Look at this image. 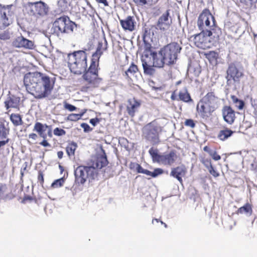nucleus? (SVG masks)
<instances>
[{
	"label": "nucleus",
	"mask_w": 257,
	"mask_h": 257,
	"mask_svg": "<svg viewBox=\"0 0 257 257\" xmlns=\"http://www.w3.org/2000/svg\"><path fill=\"white\" fill-rule=\"evenodd\" d=\"M23 82L28 93L37 99L48 97L51 95L54 86V81L52 78L39 71L25 74Z\"/></svg>",
	"instance_id": "nucleus-1"
},
{
	"label": "nucleus",
	"mask_w": 257,
	"mask_h": 257,
	"mask_svg": "<svg viewBox=\"0 0 257 257\" xmlns=\"http://www.w3.org/2000/svg\"><path fill=\"white\" fill-rule=\"evenodd\" d=\"M107 45L105 38L98 42L96 50L92 55L90 64L87 71L82 76L86 84L80 88L82 92H87L92 88L98 87L102 82V79L99 76V59L103 52L107 50Z\"/></svg>",
	"instance_id": "nucleus-2"
},
{
	"label": "nucleus",
	"mask_w": 257,
	"mask_h": 257,
	"mask_svg": "<svg viewBox=\"0 0 257 257\" xmlns=\"http://www.w3.org/2000/svg\"><path fill=\"white\" fill-rule=\"evenodd\" d=\"M181 49V46L175 42H171L164 46L158 52L155 62L153 63V68L155 67L162 68L165 65H174Z\"/></svg>",
	"instance_id": "nucleus-3"
},
{
	"label": "nucleus",
	"mask_w": 257,
	"mask_h": 257,
	"mask_svg": "<svg viewBox=\"0 0 257 257\" xmlns=\"http://www.w3.org/2000/svg\"><path fill=\"white\" fill-rule=\"evenodd\" d=\"M151 29L146 28L143 36L144 54L141 57L142 66L144 69V73L149 75H153L155 70L153 68V63L155 62L156 57L157 56V52L154 51V48L151 43L148 42L151 39Z\"/></svg>",
	"instance_id": "nucleus-4"
},
{
	"label": "nucleus",
	"mask_w": 257,
	"mask_h": 257,
	"mask_svg": "<svg viewBox=\"0 0 257 257\" xmlns=\"http://www.w3.org/2000/svg\"><path fill=\"white\" fill-rule=\"evenodd\" d=\"M219 99L214 92H208L197 103L196 115L200 118L207 120L218 108Z\"/></svg>",
	"instance_id": "nucleus-5"
},
{
	"label": "nucleus",
	"mask_w": 257,
	"mask_h": 257,
	"mask_svg": "<svg viewBox=\"0 0 257 257\" xmlns=\"http://www.w3.org/2000/svg\"><path fill=\"white\" fill-rule=\"evenodd\" d=\"M197 26L200 30L207 31L208 36H212L214 34V37H218L221 33V30L216 24L214 17L207 9L203 10L199 15L197 20Z\"/></svg>",
	"instance_id": "nucleus-6"
},
{
	"label": "nucleus",
	"mask_w": 257,
	"mask_h": 257,
	"mask_svg": "<svg viewBox=\"0 0 257 257\" xmlns=\"http://www.w3.org/2000/svg\"><path fill=\"white\" fill-rule=\"evenodd\" d=\"M87 54L85 51L79 50L68 55V66L71 72L82 76L87 71Z\"/></svg>",
	"instance_id": "nucleus-7"
},
{
	"label": "nucleus",
	"mask_w": 257,
	"mask_h": 257,
	"mask_svg": "<svg viewBox=\"0 0 257 257\" xmlns=\"http://www.w3.org/2000/svg\"><path fill=\"white\" fill-rule=\"evenodd\" d=\"M97 174V171L89 165H79L74 170L75 183L78 185H83L87 181L91 182Z\"/></svg>",
	"instance_id": "nucleus-8"
},
{
	"label": "nucleus",
	"mask_w": 257,
	"mask_h": 257,
	"mask_svg": "<svg viewBox=\"0 0 257 257\" xmlns=\"http://www.w3.org/2000/svg\"><path fill=\"white\" fill-rule=\"evenodd\" d=\"M163 131V127L155 120L148 123L144 128L143 135L145 139L153 145L160 143V134Z\"/></svg>",
	"instance_id": "nucleus-9"
},
{
	"label": "nucleus",
	"mask_w": 257,
	"mask_h": 257,
	"mask_svg": "<svg viewBox=\"0 0 257 257\" xmlns=\"http://www.w3.org/2000/svg\"><path fill=\"white\" fill-rule=\"evenodd\" d=\"M75 24L68 16H62L57 18L53 24V33L57 36L64 33L73 31Z\"/></svg>",
	"instance_id": "nucleus-10"
},
{
	"label": "nucleus",
	"mask_w": 257,
	"mask_h": 257,
	"mask_svg": "<svg viewBox=\"0 0 257 257\" xmlns=\"http://www.w3.org/2000/svg\"><path fill=\"white\" fill-rule=\"evenodd\" d=\"M154 162H157L164 165L171 166L177 159V155L175 150H172L168 154H160L158 150L151 148L149 150Z\"/></svg>",
	"instance_id": "nucleus-11"
},
{
	"label": "nucleus",
	"mask_w": 257,
	"mask_h": 257,
	"mask_svg": "<svg viewBox=\"0 0 257 257\" xmlns=\"http://www.w3.org/2000/svg\"><path fill=\"white\" fill-rule=\"evenodd\" d=\"M27 6L30 13L37 18L44 17L49 13V6L41 1L33 3L28 2Z\"/></svg>",
	"instance_id": "nucleus-12"
},
{
	"label": "nucleus",
	"mask_w": 257,
	"mask_h": 257,
	"mask_svg": "<svg viewBox=\"0 0 257 257\" xmlns=\"http://www.w3.org/2000/svg\"><path fill=\"white\" fill-rule=\"evenodd\" d=\"M170 10H167L158 19L156 25L152 26L151 28L152 35H154L153 29L160 30L161 32H165L168 30L171 25L172 21L170 16Z\"/></svg>",
	"instance_id": "nucleus-13"
},
{
	"label": "nucleus",
	"mask_w": 257,
	"mask_h": 257,
	"mask_svg": "<svg viewBox=\"0 0 257 257\" xmlns=\"http://www.w3.org/2000/svg\"><path fill=\"white\" fill-rule=\"evenodd\" d=\"M12 6L0 5V29H4L10 25L12 22L11 17L14 15L12 10Z\"/></svg>",
	"instance_id": "nucleus-14"
},
{
	"label": "nucleus",
	"mask_w": 257,
	"mask_h": 257,
	"mask_svg": "<svg viewBox=\"0 0 257 257\" xmlns=\"http://www.w3.org/2000/svg\"><path fill=\"white\" fill-rule=\"evenodd\" d=\"M207 31H201V32L198 34L192 36L193 37V42L194 45L198 48L206 49L210 47V41Z\"/></svg>",
	"instance_id": "nucleus-15"
},
{
	"label": "nucleus",
	"mask_w": 257,
	"mask_h": 257,
	"mask_svg": "<svg viewBox=\"0 0 257 257\" xmlns=\"http://www.w3.org/2000/svg\"><path fill=\"white\" fill-rule=\"evenodd\" d=\"M108 163L105 152L102 150V154L96 155L91 160L88 165L97 170L106 166Z\"/></svg>",
	"instance_id": "nucleus-16"
},
{
	"label": "nucleus",
	"mask_w": 257,
	"mask_h": 257,
	"mask_svg": "<svg viewBox=\"0 0 257 257\" xmlns=\"http://www.w3.org/2000/svg\"><path fill=\"white\" fill-rule=\"evenodd\" d=\"M13 45L16 48L27 50H33L35 47L34 41L27 39L22 35L17 37L14 40Z\"/></svg>",
	"instance_id": "nucleus-17"
},
{
	"label": "nucleus",
	"mask_w": 257,
	"mask_h": 257,
	"mask_svg": "<svg viewBox=\"0 0 257 257\" xmlns=\"http://www.w3.org/2000/svg\"><path fill=\"white\" fill-rule=\"evenodd\" d=\"M226 78L227 82L233 80L234 82L238 81L240 78L243 76V73L239 71L234 63H230L226 71Z\"/></svg>",
	"instance_id": "nucleus-18"
},
{
	"label": "nucleus",
	"mask_w": 257,
	"mask_h": 257,
	"mask_svg": "<svg viewBox=\"0 0 257 257\" xmlns=\"http://www.w3.org/2000/svg\"><path fill=\"white\" fill-rule=\"evenodd\" d=\"M120 24L124 31L133 32L136 29V21L133 16H127L124 19H119Z\"/></svg>",
	"instance_id": "nucleus-19"
},
{
	"label": "nucleus",
	"mask_w": 257,
	"mask_h": 257,
	"mask_svg": "<svg viewBox=\"0 0 257 257\" xmlns=\"http://www.w3.org/2000/svg\"><path fill=\"white\" fill-rule=\"evenodd\" d=\"M21 98L15 95H9L4 102L5 107L7 110L11 108L19 109Z\"/></svg>",
	"instance_id": "nucleus-20"
},
{
	"label": "nucleus",
	"mask_w": 257,
	"mask_h": 257,
	"mask_svg": "<svg viewBox=\"0 0 257 257\" xmlns=\"http://www.w3.org/2000/svg\"><path fill=\"white\" fill-rule=\"evenodd\" d=\"M222 111L224 121L229 124H233L236 118L234 110L230 106L225 105Z\"/></svg>",
	"instance_id": "nucleus-21"
},
{
	"label": "nucleus",
	"mask_w": 257,
	"mask_h": 257,
	"mask_svg": "<svg viewBox=\"0 0 257 257\" xmlns=\"http://www.w3.org/2000/svg\"><path fill=\"white\" fill-rule=\"evenodd\" d=\"M187 173L186 167L182 165L173 168L170 172V175L177 179L178 181L182 183L183 182L182 177H184Z\"/></svg>",
	"instance_id": "nucleus-22"
},
{
	"label": "nucleus",
	"mask_w": 257,
	"mask_h": 257,
	"mask_svg": "<svg viewBox=\"0 0 257 257\" xmlns=\"http://www.w3.org/2000/svg\"><path fill=\"white\" fill-rule=\"evenodd\" d=\"M127 102L128 104L126 106L127 112L129 115L134 117L136 112L141 106V101L134 97L129 99Z\"/></svg>",
	"instance_id": "nucleus-23"
},
{
	"label": "nucleus",
	"mask_w": 257,
	"mask_h": 257,
	"mask_svg": "<svg viewBox=\"0 0 257 257\" xmlns=\"http://www.w3.org/2000/svg\"><path fill=\"white\" fill-rule=\"evenodd\" d=\"M138 71V66L133 62L128 68L122 73V76L128 82H131L132 80V77L135 76Z\"/></svg>",
	"instance_id": "nucleus-24"
},
{
	"label": "nucleus",
	"mask_w": 257,
	"mask_h": 257,
	"mask_svg": "<svg viewBox=\"0 0 257 257\" xmlns=\"http://www.w3.org/2000/svg\"><path fill=\"white\" fill-rule=\"evenodd\" d=\"M137 173H143L148 176H150L153 178H155L159 175L162 174L164 172L163 170L161 168H156L153 172H151L148 170L143 169L142 166L138 164L136 169Z\"/></svg>",
	"instance_id": "nucleus-25"
},
{
	"label": "nucleus",
	"mask_w": 257,
	"mask_h": 257,
	"mask_svg": "<svg viewBox=\"0 0 257 257\" xmlns=\"http://www.w3.org/2000/svg\"><path fill=\"white\" fill-rule=\"evenodd\" d=\"M235 131L226 126H223L217 134V138L222 141H225L231 137Z\"/></svg>",
	"instance_id": "nucleus-26"
},
{
	"label": "nucleus",
	"mask_w": 257,
	"mask_h": 257,
	"mask_svg": "<svg viewBox=\"0 0 257 257\" xmlns=\"http://www.w3.org/2000/svg\"><path fill=\"white\" fill-rule=\"evenodd\" d=\"M9 134V129L7 128L4 124H0V148L5 146L10 141L7 136Z\"/></svg>",
	"instance_id": "nucleus-27"
},
{
	"label": "nucleus",
	"mask_w": 257,
	"mask_h": 257,
	"mask_svg": "<svg viewBox=\"0 0 257 257\" xmlns=\"http://www.w3.org/2000/svg\"><path fill=\"white\" fill-rule=\"evenodd\" d=\"M47 127H50V125L37 122L35 124L33 131L38 133V135L43 139H46L47 134L45 132Z\"/></svg>",
	"instance_id": "nucleus-28"
},
{
	"label": "nucleus",
	"mask_w": 257,
	"mask_h": 257,
	"mask_svg": "<svg viewBox=\"0 0 257 257\" xmlns=\"http://www.w3.org/2000/svg\"><path fill=\"white\" fill-rule=\"evenodd\" d=\"M178 101H182L186 103L192 102L193 101L190 94L186 87L180 90L179 92Z\"/></svg>",
	"instance_id": "nucleus-29"
},
{
	"label": "nucleus",
	"mask_w": 257,
	"mask_h": 257,
	"mask_svg": "<svg viewBox=\"0 0 257 257\" xmlns=\"http://www.w3.org/2000/svg\"><path fill=\"white\" fill-rule=\"evenodd\" d=\"M237 214H244L247 216H250L252 213V205L249 203H246L243 206L239 208L236 211Z\"/></svg>",
	"instance_id": "nucleus-30"
},
{
	"label": "nucleus",
	"mask_w": 257,
	"mask_h": 257,
	"mask_svg": "<svg viewBox=\"0 0 257 257\" xmlns=\"http://www.w3.org/2000/svg\"><path fill=\"white\" fill-rule=\"evenodd\" d=\"M10 120L16 126L21 125L23 123L21 115L18 113L11 114L10 115Z\"/></svg>",
	"instance_id": "nucleus-31"
},
{
	"label": "nucleus",
	"mask_w": 257,
	"mask_h": 257,
	"mask_svg": "<svg viewBox=\"0 0 257 257\" xmlns=\"http://www.w3.org/2000/svg\"><path fill=\"white\" fill-rule=\"evenodd\" d=\"M77 147V146L76 143L74 142L69 143L66 148V151L67 155L69 157L74 156Z\"/></svg>",
	"instance_id": "nucleus-32"
},
{
	"label": "nucleus",
	"mask_w": 257,
	"mask_h": 257,
	"mask_svg": "<svg viewBox=\"0 0 257 257\" xmlns=\"http://www.w3.org/2000/svg\"><path fill=\"white\" fill-rule=\"evenodd\" d=\"M204 55L210 63L216 61L218 57V53L214 51H209L205 53Z\"/></svg>",
	"instance_id": "nucleus-33"
},
{
	"label": "nucleus",
	"mask_w": 257,
	"mask_h": 257,
	"mask_svg": "<svg viewBox=\"0 0 257 257\" xmlns=\"http://www.w3.org/2000/svg\"><path fill=\"white\" fill-rule=\"evenodd\" d=\"M58 6L60 11L62 12H64L68 11L69 3L67 0H59Z\"/></svg>",
	"instance_id": "nucleus-34"
},
{
	"label": "nucleus",
	"mask_w": 257,
	"mask_h": 257,
	"mask_svg": "<svg viewBox=\"0 0 257 257\" xmlns=\"http://www.w3.org/2000/svg\"><path fill=\"white\" fill-rule=\"evenodd\" d=\"M231 98L233 103L236 104V106L238 108V109L241 110L243 109L244 106V102L243 100L239 99L235 95H231Z\"/></svg>",
	"instance_id": "nucleus-35"
},
{
	"label": "nucleus",
	"mask_w": 257,
	"mask_h": 257,
	"mask_svg": "<svg viewBox=\"0 0 257 257\" xmlns=\"http://www.w3.org/2000/svg\"><path fill=\"white\" fill-rule=\"evenodd\" d=\"M85 112H83L81 113H71L69 114L67 117V120L71 121H76L79 119H80L84 114Z\"/></svg>",
	"instance_id": "nucleus-36"
},
{
	"label": "nucleus",
	"mask_w": 257,
	"mask_h": 257,
	"mask_svg": "<svg viewBox=\"0 0 257 257\" xmlns=\"http://www.w3.org/2000/svg\"><path fill=\"white\" fill-rule=\"evenodd\" d=\"M8 187L6 184H0V199H5L7 198Z\"/></svg>",
	"instance_id": "nucleus-37"
},
{
	"label": "nucleus",
	"mask_w": 257,
	"mask_h": 257,
	"mask_svg": "<svg viewBox=\"0 0 257 257\" xmlns=\"http://www.w3.org/2000/svg\"><path fill=\"white\" fill-rule=\"evenodd\" d=\"M64 179L61 178L59 179L55 180L51 184V187L53 188H57L62 187L64 183Z\"/></svg>",
	"instance_id": "nucleus-38"
},
{
	"label": "nucleus",
	"mask_w": 257,
	"mask_h": 257,
	"mask_svg": "<svg viewBox=\"0 0 257 257\" xmlns=\"http://www.w3.org/2000/svg\"><path fill=\"white\" fill-rule=\"evenodd\" d=\"M37 180L38 183L43 187L44 183V174L41 170H39L38 172Z\"/></svg>",
	"instance_id": "nucleus-39"
},
{
	"label": "nucleus",
	"mask_w": 257,
	"mask_h": 257,
	"mask_svg": "<svg viewBox=\"0 0 257 257\" xmlns=\"http://www.w3.org/2000/svg\"><path fill=\"white\" fill-rule=\"evenodd\" d=\"M200 161L207 169L212 165L211 160L209 158L201 157Z\"/></svg>",
	"instance_id": "nucleus-40"
},
{
	"label": "nucleus",
	"mask_w": 257,
	"mask_h": 257,
	"mask_svg": "<svg viewBox=\"0 0 257 257\" xmlns=\"http://www.w3.org/2000/svg\"><path fill=\"white\" fill-rule=\"evenodd\" d=\"M190 71L193 73L195 77H198L201 73V68L200 66H197L196 67H190Z\"/></svg>",
	"instance_id": "nucleus-41"
},
{
	"label": "nucleus",
	"mask_w": 257,
	"mask_h": 257,
	"mask_svg": "<svg viewBox=\"0 0 257 257\" xmlns=\"http://www.w3.org/2000/svg\"><path fill=\"white\" fill-rule=\"evenodd\" d=\"M159 0H143V4L141 7L146 6L152 7L157 4Z\"/></svg>",
	"instance_id": "nucleus-42"
},
{
	"label": "nucleus",
	"mask_w": 257,
	"mask_h": 257,
	"mask_svg": "<svg viewBox=\"0 0 257 257\" xmlns=\"http://www.w3.org/2000/svg\"><path fill=\"white\" fill-rule=\"evenodd\" d=\"M250 103L251 106L253 108L254 111L253 113L255 117L257 118V99H251Z\"/></svg>",
	"instance_id": "nucleus-43"
},
{
	"label": "nucleus",
	"mask_w": 257,
	"mask_h": 257,
	"mask_svg": "<svg viewBox=\"0 0 257 257\" xmlns=\"http://www.w3.org/2000/svg\"><path fill=\"white\" fill-rule=\"evenodd\" d=\"M53 133L56 136H62L66 134V132L63 129L56 127L54 130Z\"/></svg>",
	"instance_id": "nucleus-44"
},
{
	"label": "nucleus",
	"mask_w": 257,
	"mask_h": 257,
	"mask_svg": "<svg viewBox=\"0 0 257 257\" xmlns=\"http://www.w3.org/2000/svg\"><path fill=\"white\" fill-rule=\"evenodd\" d=\"M10 34L8 31L0 33V40H7L10 39Z\"/></svg>",
	"instance_id": "nucleus-45"
},
{
	"label": "nucleus",
	"mask_w": 257,
	"mask_h": 257,
	"mask_svg": "<svg viewBox=\"0 0 257 257\" xmlns=\"http://www.w3.org/2000/svg\"><path fill=\"white\" fill-rule=\"evenodd\" d=\"M63 103L65 109L68 110L70 111H73L77 109L75 106L67 103L66 101H64Z\"/></svg>",
	"instance_id": "nucleus-46"
},
{
	"label": "nucleus",
	"mask_w": 257,
	"mask_h": 257,
	"mask_svg": "<svg viewBox=\"0 0 257 257\" xmlns=\"http://www.w3.org/2000/svg\"><path fill=\"white\" fill-rule=\"evenodd\" d=\"M207 169L210 174H211L214 177L216 178L219 176V173L214 169L212 165L210 167L208 168Z\"/></svg>",
	"instance_id": "nucleus-47"
},
{
	"label": "nucleus",
	"mask_w": 257,
	"mask_h": 257,
	"mask_svg": "<svg viewBox=\"0 0 257 257\" xmlns=\"http://www.w3.org/2000/svg\"><path fill=\"white\" fill-rule=\"evenodd\" d=\"M184 125L191 128H194L196 124L192 119H186L184 121Z\"/></svg>",
	"instance_id": "nucleus-48"
},
{
	"label": "nucleus",
	"mask_w": 257,
	"mask_h": 257,
	"mask_svg": "<svg viewBox=\"0 0 257 257\" xmlns=\"http://www.w3.org/2000/svg\"><path fill=\"white\" fill-rule=\"evenodd\" d=\"M101 119L97 117L91 118L89 120V122L94 126L100 121Z\"/></svg>",
	"instance_id": "nucleus-49"
},
{
	"label": "nucleus",
	"mask_w": 257,
	"mask_h": 257,
	"mask_svg": "<svg viewBox=\"0 0 257 257\" xmlns=\"http://www.w3.org/2000/svg\"><path fill=\"white\" fill-rule=\"evenodd\" d=\"M210 156L215 161H218L221 159L220 156L218 154L216 151H214Z\"/></svg>",
	"instance_id": "nucleus-50"
},
{
	"label": "nucleus",
	"mask_w": 257,
	"mask_h": 257,
	"mask_svg": "<svg viewBox=\"0 0 257 257\" xmlns=\"http://www.w3.org/2000/svg\"><path fill=\"white\" fill-rule=\"evenodd\" d=\"M81 126L84 129V131L85 132H88L92 130L89 125L86 123H82L81 124Z\"/></svg>",
	"instance_id": "nucleus-51"
},
{
	"label": "nucleus",
	"mask_w": 257,
	"mask_h": 257,
	"mask_svg": "<svg viewBox=\"0 0 257 257\" xmlns=\"http://www.w3.org/2000/svg\"><path fill=\"white\" fill-rule=\"evenodd\" d=\"M46 139H43V140L40 143V145L44 147H51V144L49 143Z\"/></svg>",
	"instance_id": "nucleus-52"
},
{
	"label": "nucleus",
	"mask_w": 257,
	"mask_h": 257,
	"mask_svg": "<svg viewBox=\"0 0 257 257\" xmlns=\"http://www.w3.org/2000/svg\"><path fill=\"white\" fill-rule=\"evenodd\" d=\"M203 151L208 153L210 156H211L213 152H214L212 151V150L210 148V147H209L207 146H206L203 148Z\"/></svg>",
	"instance_id": "nucleus-53"
},
{
	"label": "nucleus",
	"mask_w": 257,
	"mask_h": 257,
	"mask_svg": "<svg viewBox=\"0 0 257 257\" xmlns=\"http://www.w3.org/2000/svg\"><path fill=\"white\" fill-rule=\"evenodd\" d=\"M176 90L172 92L171 96V99L172 100H177L178 101V96L177 97L176 94Z\"/></svg>",
	"instance_id": "nucleus-54"
},
{
	"label": "nucleus",
	"mask_w": 257,
	"mask_h": 257,
	"mask_svg": "<svg viewBox=\"0 0 257 257\" xmlns=\"http://www.w3.org/2000/svg\"><path fill=\"white\" fill-rule=\"evenodd\" d=\"M138 165V163L131 162L129 165L130 169L131 170H136Z\"/></svg>",
	"instance_id": "nucleus-55"
},
{
	"label": "nucleus",
	"mask_w": 257,
	"mask_h": 257,
	"mask_svg": "<svg viewBox=\"0 0 257 257\" xmlns=\"http://www.w3.org/2000/svg\"><path fill=\"white\" fill-rule=\"evenodd\" d=\"M29 138L33 140H36L38 138V136L37 134L33 133L29 135Z\"/></svg>",
	"instance_id": "nucleus-56"
},
{
	"label": "nucleus",
	"mask_w": 257,
	"mask_h": 257,
	"mask_svg": "<svg viewBox=\"0 0 257 257\" xmlns=\"http://www.w3.org/2000/svg\"><path fill=\"white\" fill-rule=\"evenodd\" d=\"M133 2L138 7H142L143 0H133Z\"/></svg>",
	"instance_id": "nucleus-57"
},
{
	"label": "nucleus",
	"mask_w": 257,
	"mask_h": 257,
	"mask_svg": "<svg viewBox=\"0 0 257 257\" xmlns=\"http://www.w3.org/2000/svg\"><path fill=\"white\" fill-rule=\"evenodd\" d=\"M99 3L103 4L105 6H108V3L106 0H96Z\"/></svg>",
	"instance_id": "nucleus-58"
},
{
	"label": "nucleus",
	"mask_w": 257,
	"mask_h": 257,
	"mask_svg": "<svg viewBox=\"0 0 257 257\" xmlns=\"http://www.w3.org/2000/svg\"><path fill=\"white\" fill-rule=\"evenodd\" d=\"M57 156L59 159H61L63 158V151H58L57 152Z\"/></svg>",
	"instance_id": "nucleus-59"
},
{
	"label": "nucleus",
	"mask_w": 257,
	"mask_h": 257,
	"mask_svg": "<svg viewBox=\"0 0 257 257\" xmlns=\"http://www.w3.org/2000/svg\"><path fill=\"white\" fill-rule=\"evenodd\" d=\"M47 128L48 129V136L50 137H51L52 136L51 126L50 125V127H47Z\"/></svg>",
	"instance_id": "nucleus-60"
},
{
	"label": "nucleus",
	"mask_w": 257,
	"mask_h": 257,
	"mask_svg": "<svg viewBox=\"0 0 257 257\" xmlns=\"http://www.w3.org/2000/svg\"><path fill=\"white\" fill-rule=\"evenodd\" d=\"M254 42L257 44V34L253 33Z\"/></svg>",
	"instance_id": "nucleus-61"
},
{
	"label": "nucleus",
	"mask_w": 257,
	"mask_h": 257,
	"mask_svg": "<svg viewBox=\"0 0 257 257\" xmlns=\"http://www.w3.org/2000/svg\"><path fill=\"white\" fill-rule=\"evenodd\" d=\"M154 221H156L157 222H160L161 220L159 219H156V218L153 219L152 221L153 224L154 223Z\"/></svg>",
	"instance_id": "nucleus-62"
},
{
	"label": "nucleus",
	"mask_w": 257,
	"mask_h": 257,
	"mask_svg": "<svg viewBox=\"0 0 257 257\" xmlns=\"http://www.w3.org/2000/svg\"><path fill=\"white\" fill-rule=\"evenodd\" d=\"M249 1H252L253 0H249ZM240 3H243V4H246L247 2L245 0H240Z\"/></svg>",
	"instance_id": "nucleus-63"
},
{
	"label": "nucleus",
	"mask_w": 257,
	"mask_h": 257,
	"mask_svg": "<svg viewBox=\"0 0 257 257\" xmlns=\"http://www.w3.org/2000/svg\"><path fill=\"white\" fill-rule=\"evenodd\" d=\"M160 222L162 224L164 225V226L165 228L167 227V225L165 223H164L163 221H160Z\"/></svg>",
	"instance_id": "nucleus-64"
}]
</instances>
